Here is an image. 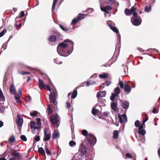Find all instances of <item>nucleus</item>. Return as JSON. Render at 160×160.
Returning <instances> with one entry per match:
<instances>
[{
    "label": "nucleus",
    "instance_id": "obj_1",
    "mask_svg": "<svg viewBox=\"0 0 160 160\" xmlns=\"http://www.w3.org/2000/svg\"><path fill=\"white\" fill-rule=\"evenodd\" d=\"M73 48V42L69 39H67L58 45L57 51L60 55L66 57L71 53Z\"/></svg>",
    "mask_w": 160,
    "mask_h": 160
},
{
    "label": "nucleus",
    "instance_id": "obj_2",
    "mask_svg": "<svg viewBox=\"0 0 160 160\" xmlns=\"http://www.w3.org/2000/svg\"><path fill=\"white\" fill-rule=\"evenodd\" d=\"M38 85L40 89L44 88L46 90L51 92V93L49 96V99L50 102L54 103L56 107V110H58L57 102H56V92H52L51 89L49 86L44 83L43 81L41 79H38Z\"/></svg>",
    "mask_w": 160,
    "mask_h": 160
},
{
    "label": "nucleus",
    "instance_id": "obj_3",
    "mask_svg": "<svg viewBox=\"0 0 160 160\" xmlns=\"http://www.w3.org/2000/svg\"><path fill=\"white\" fill-rule=\"evenodd\" d=\"M60 117L57 114L56 115H52L50 117V121L54 124L57 125L58 127L60 124Z\"/></svg>",
    "mask_w": 160,
    "mask_h": 160
},
{
    "label": "nucleus",
    "instance_id": "obj_4",
    "mask_svg": "<svg viewBox=\"0 0 160 160\" xmlns=\"http://www.w3.org/2000/svg\"><path fill=\"white\" fill-rule=\"evenodd\" d=\"M88 142L91 146H94L97 142L95 137L92 134H88L86 138Z\"/></svg>",
    "mask_w": 160,
    "mask_h": 160
},
{
    "label": "nucleus",
    "instance_id": "obj_5",
    "mask_svg": "<svg viewBox=\"0 0 160 160\" xmlns=\"http://www.w3.org/2000/svg\"><path fill=\"white\" fill-rule=\"evenodd\" d=\"M131 22L132 24L135 26L139 25L141 22V19L139 16H138L137 17L134 18H132Z\"/></svg>",
    "mask_w": 160,
    "mask_h": 160
},
{
    "label": "nucleus",
    "instance_id": "obj_6",
    "mask_svg": "<svg viewBox=\"0 0 160 160\" xmlns=\"http://www.w3.org/2000/svg\"><path fill=\"white\" fill-rule=\"evenodd\" d=\"M16 122L18 129L19 130H21V127L22 126L23 122L22 118L21 116H18L17 119L16 120Z\"/></svg>",
    "mask_w": 160,
    "mask_h": 160
},
{
    "label": "nucleus",
    "instance_id": "obj_7",
    "mask_svg": "<svg viewBox=\"0 0 160 160\" xmlns=\"http://www.w3.org/2000/svg\"><path fill=\"white\" fill-rule=\"evenodd\" d=\"M110 28L113 31L117 33V38L119 40V42H120L121 40V36L120 34L119 33V31L118 29L115 27L113 26L111 27Z\"/></svg>",
    "mask_w": 160,
    "mask_h": 160
},
{
    "label": "nucleus",
    "instance_id": "obj_8",
    "mask_svg": "<svg viewBox=\"0 0 160 160\" xmlns=\"http://www.w3.org/2000/svg\"><path fill=\"white\" fill-rule=\"evenodd\" d=\"M129 104V102L127 101H122L121 103L122 107L126 110L128 108Z\"/></svg>",
    "mask_w": 160,
    "mask_h": 160
},
{
    "label": "nucleus",
    "instance_id": "obj_9",
    "mask_svg": "<svg viewBox=\"0 0 160 160\" xmlns=\"http://www.w3.org/2000/svg\"><path fill=\"white\" fill-rule=\"evenodd\" d=\"M124 92H126V94H128L131 91V88L130 86L128 83H125L124 86Z\"/></svg>",
    "mask_w": 160,
    "mask_h": 160
},
{
    "label": "nucleus",
    "instance_id": "obj_10",
    "mask_svg": "<svg viewBox=\"0 0 160 160\" xmlns=\"http://www.w3.org/2000/svg\"><path fill=\"white\" fill-rule=\"evenodd\" d=\"M100 9L102 11L108 14V10L110 11L112 10V8L109 6H107L103 7H101Z\"/></svg>",
    "mask_w": 160,
    "mask_h": 160
},
{
    "label": "nucleus",
    "instance_id": "obj_11",
    "mask_svg": "<svg viewBox=\"0 0 160 160\" xmlns=\"http://www.w3.org/2000/svg\"><path fill=\"white\" fill-rule=\"evenodd\" d=\"M44 135L43 140L44 141H49L51 138V134L50 133H48L47 132L44 130Z\"/></svg>",
    "mask_w": 160,
    "mask_h": 160
},
{
    "label": "nucleus",
    "instance_id": "obj_12",
    "mask_svg": "<svg viewBox=\"0 0 160 160\" xmlns=\"http://www.w3.org/2000/svg\"><path fill=\"white\" fill-rule=\"evenodd\" d=\"M79 151L83 155L85 154L87 152V149L86 146H81L80 148Z\"/></svg>",
    "mask_w": 160,
    "mask_h": 160
},
{
    "label": "nucleus",
    "instance_id": "obj_13",
    "mask_svg": "<svg viewBox=\"0 0 160 160\" xmlns=\"http://www.w3.org/2000/svg\"><path fill=\"white\" fill-rule=\"evenodd\" d=\"M117 103L112 102L111 104V108L114 111H117L118 110V108L117 107Z\"/></svg>",
    "mask_w": 160,
    "mask_h": 160
},
{
    "label": "nucleus",
    "instance_id": "obj_14",
    "mask_svg": "<svg viewBox=\"0 0 160 160\" xmlns=\"http://www.w3.org/2000/svg\"><path fill=\"white\" fill-rule=\"evenodd\" d=\"M36 123L32 121H31L30 127L31 128H34V129L38 130L39 129L40 127L35 126Z\"/></svg>",
    "mask_w": 160,
    "mask_h": 160
},
{
    "label": "nucleus",
    "instance_id": "obj_15",
    "mask_svg": "<svg viewBox=\"0 0 160 160\" xmlns=\"http://www.w3.org/2000/svg\"><path fill=\"white\" fill-rule=\"evenodd\" d=\"M10 91L12 93L15 95L16 93L15 89L13 84H11L10 85Z\"/></svg>",
    "mask_w": 160,
    "mask_h": 160
},
{
    "label": "nucleus",
    "instance_id": "obj_16",
    "mask_svg": "<svg viewBox=\"0 0 160 160\" xmlns=\"http://www.w3.org/2000/svg\"><path fill=\"white\" fill-rule=\"evenodd\" d=\"M120 93V89L119 87H117L115 88L114 90V93L116 96H118L119 94Z\"/></svg>",
    "mask_w": 160,
    "mask_h": 160
},
{
    "label": "nucleus",
    "instance_id": "obj_17",
    "mask_svg": "<svg viewBox=\"0 0 160 160\" xmlns=\"http://www.w3.org/2000/svg\"><path fill=\"white\" fill-rule=\"evenodd\" d=\"M20 95H18V96H17L15 95H14L15 100H16L17 102L19 104H21V101L20 100Z\"/></svg>",
    "mask_w": 160,
    "mask_h": 160
},
{
    "label": "nucleus",
    "instance_id": "obj_18",
    "mask_svg": "<svg viewBox=\"0 0 160 160\" xmlns=\"http://www.w3.org/2000/svg\"><path fill=\"white\" fill-rule=\"evenodd\" d=\"M59 136V133L56 131H54L53 133L52 134V138L53 139H55Z\"/></svg>",
    "mask_w": 160,
    "mask_h": 160
},
{
    "label": "nucleus",
    "instance_id": "obj_19",
    "mask_svg": "<svg viewBox=\"0 0 160 160\" xmlns=\"http://www.w3.org/2000/svg\"><path fill=\"white\" fill-rule=\"evenodd\" d=\"M38 152L42 155L45 156V153L43 148L42 147L39 148L38 149Z\"/></svg>",
    "mask_w": 160,
    "mask_h": 160
},
{
    "label": "nucleus",
    "instance_id": "obj_20",
    "mask_svg": "<svg viewBox=\"0 0 160 160\" xmlns=\"http://www.w3.org/2000/svg\"><path fill=\"white\" fill-rule=\"evenodd\" d=\"M56 40V37L54 35L50 36L48 40L50 42H54Z\"/></svg>",
    "mask_w": 160,
    "mask_h": 160
},
{
    "label": "nucleus",
    "instance_id": "obj_21",
    "mask_svg": "<svg viewBox=\"0 0 160 160\" xmlns=\"http://www.w3.org/2000/svg\"><path fill=\"white\" fill-rule=\"evenodd\" d=\"M118 132L117 130H114L113 132V137L114 139L118 138Z\"/></svg>",
    "mask_w": 160,
    "mask_h": 160
},
{
    "label": "nucleus",
    "instance_id": "obj_22",
    "mask_svg": "<svg viewBox=\"0 0 160 160\" xmlns=\"http://www.w3.org/2000/svg\"><path fill=\"white\" fill-rule=\"evenodd\" d=\"M124 12L125 14L126 15H129L131 14L132 13V12H131L130 10H129L128 9L126 8L124 10Z\"/></svg>",
    "mask_w": 160,
    "mask_h": 160
},
{
    "label": "nucleus",
    "instance_id": "obj_23",
    "mask_svg": "<svg viewBox=\"0 0 160 160\" xmlns=\"http://www.w3.org/2000/svg\"><path fill=\"white\" fill-rule=\"evenodd\" d=\"M108 76V74L105 73H104L102 74H100L99 76L100 78L105 79Z\"/></svg>",
    "mask_w": 160,
    "mask_h": 160
},
{
    "label": "nucleus",
    "instance_id": "obj_24",
    "mask_svg": "<svg viewBox=\"0 0 160 160\" xmlns=\"http://www.w3.org/2000/svg\"><path fill=\"white\" fill-rule=\"evenodd\" d=\"M5 100V98L3 95L2 92L0 90V101H4Z\"/></svg>",
    "mask_w": 160,
    "mask_h": 160
},
{
    "label": "nucleus",
    "instance_id": "obj_25",
    "mask_svg": "<svg viewBox=\"0 0 160 160\" xmlns=\"http://www.w3.org/2000/svg\"><path fill=\"white\" fill-rule=\"evenodd\" d=\"M138 133L142 135H144L146 133V131L144 129H138Z\"/></svg>",
    "mask_w": 160,
    "mask_h": 160
},
{
    "label": "nucleus",
    "instance_id": "obj_26",
    "mask_svg": "<svg viewBox=\"0 0 160 160\" xmlns=\"http://www.w3.org/2000/svg\"><path fill=\"white\" fill-rule=\"evenodd\" d=\"M151 9V5H149L148 7L146 6L145 7L144 10L146 12H149Z\"/></svg>",
    "mask_w": 160,
    "mask_h": 160
},
{
    "label": "nucleus",
    "instance_id": "obj_27",
    "mask_svg": "<svg viewBox=\"0 0 160 160\" xmlns=\"http://www.w3.org/2000/svg\"><path fill=\"white\" fill-rule=\"evenodd\" d=\"M77 90H74L72 95V98L73 99L75 98L77 96Z\"/></svg>",
    "mask_w": 160,
    "mask_h": 160
},
{
    "label": "nucleus",
    "instance_id": "obj_28",
    "mask_svg": "<svg viewBox=\"0 0 160 160\" xmlns=\"http://www.w3.org/2000/svg\"><path fill=\"white\" fill-rule=\"evenodd\" d=\"M11 154L13 156L18 157L19 156V154L17 152V150H14V152L11 153Z\"/></svg>",
    "mask_w": 160,
    "mask_h": 160
},
{
    "label": "nucleus",
    "instance_id": "obj_29",
    "mask_svg": "<svg viewBox=\"0 0 160 160\" xmlns=\"http://www.w3.org/2000/svg\"><path fill=\"white\" fill-rule=\"evenodd\" d=\"M38 112L36 111L32 112H30V115L32 116H37L38 114Z\"/></svg>",
    "mask_w": 160,
    "mask_h": 160
},
{
    "label": "nucleus",
    "instance_id": "obj_30",
    "mask_svg": "<svg viewBox=\"0 0 160 160\" xmlns=\"http://www.w3.org/2000/svg\"><path fill=\"white\" fill-rule=\"evenodd\" d=\"M84 17L85 16L84 14L79 13L78 14V16L77 18H78V20H79L80 19H82L84 18Z\"/></svg>",
    "mask_w": 160,
    "mask_h": 160
},
{
    "label": "nucleus",
    "instance_id": "obj_31",
    "mask_svg": "<svg viewBox=\"0 0 160 160\" xmlns=\"http://www.w3.org/2000/svg\"><path fill=\"white\" fill-rule=\"evenodd\" d=\"M147 51H151L152 52H156V53H158L159 52L158 50L154 48H150L148 49Z\"/></svg>",
    "mask_w": 160,
    "mask_h": 160
},
{
    "label": "nucleus",
    "instance_id": "obj_32",
    "mask_svg": "<svg viewBox=\"0 0 160 160\" xmlns=\"http://www.w3.org/2000/svg\"><path fill=\"white\" fill-rule=\"evenodd\" d=\"M79 20L77 18H74L72 21L71 24L74 25L75 23L77 22Z\"/></svg>",
    "mask_w": 160,
    "mask_h": 160
},
{
    "label": "nucleus",
    "instance_id": "obj_33",
    "mask_svg": "<svg viewBox=\"0 0 160 160\" xmlns=\"http://www.w3.org/2000/svg\"><path fill=\"white\" fill-rule=\"evenodd\" d=\"M76 144V142L73 140H71L69 142V145L71 147H73L75 146Z\"/></svg>",
    "mask_w": 160,
    "mask_h": 160
},
{
    "label": "nucleus",
    "instance_id": "obj_34",
    "mask_svg": "<svg viewBox=\"0 0 160 160\" xmlns=\"http://www.w3.org/2000/svg\"><path fill=\"white\" fill-rule=\"evenodd\" d=\"M15 140V138L14 136H11L9 139V141L10 143L14 142Z\"/></svg>",
    "mask_w": 160,
    "mask_h": 160
},
{
    "label": "nucleus",
    "instance_id": "obj_35",
    "mask_svg": "<svg viewBox=\"0 0 160 160\" xmlns=\"http://www.w3.org/2000/svg\"><path fill=\"white\" fill-rule=\"evenodd\" d=\"M82 134L84 136H87L88 134V131L85 130H83L82 132Z\"/></svg>",
    "mask_w": 160,
    "mask_h": 160
},
{
    "label": "nucleus",
    "instance_id": "obj_36",
    "mask_svg": "<svg viewBox=\"0 0 160 160\" xmlns=\"http://www.w3.org/2000/svg\"><path fill=\"white\" fill-rule=\"evenodd\" d=\"M58 0H54L52 7V10H54L55 9V7L57 3Z\"/></svg>",
    "mask_w": 160,
    "mask_h": 160
},
{
    "label": "nucleus",
    "instance_id": "obj_37",
    "mask_svg": "<svg viewBox=\"0 0 160 160\" xmlns=\"http://www.w3.org/2000/svg\"><path fill=\"white\" fill-rule=\"evenodd\" d=\"M59 26L60 28L64 31H68V29L67 28L64 27L61 24H59Z\"/></svg>",
    "mask_w": 160,
    "mask_h": 160
},
{
    "label": "nucleus",
    "instance_id": "obj_38",
    "mask_svg": "<svg viewBox=\"0 0 160 160\" xmlns=\"http://www.w3.org/2000/svg\"><path fill=\"white\" fill-rule=\"evenodd\" d=\"M54 62L57 64H60L62 63V62L59 61V59L56 58L54 59Z\"/></svg>",
    "mask_w": 160,
    "mask_h": 160
},
{
    "label": "nucleus",
    "instance_id": "obj_39",
    "mask_svg": "<svg viewBox=\"0 0 160 160\" xmlns=\"http://www.w3.org/2000/svg\"><path fill=\"white\" fill-rule=\"evenodd\" d=\"M45 149L46 151V152L47 155L49 156L51 155V152L49 150L48 148L46 146H45Z\"/></svg>",
    "mask_w": 160,
    "mask_h": 160
},
{
    "label": "nucleus",
    "instance_id": "obj_40",
    "mask_svg": "<svg viewBox=\"0 0 160 160\" xmlns=\"http://www.w3.org/2000/svg\"><path fill=\"white\" fill-rule=\"evenodd\" d=\"M98 110L97 109H94V108H93L92 109V113L93 115H95L97 114V113L98 112Z\"/></svg>",
    "mask_w": 160,
    "mask_h": 160
},
{
    "label": "nucleus",
    "instance_id": "obj_41",
    "mask_svg": "<svg viewBox=\"0 0 160 160\" xmlns=\"http://www.w3.org/2000/svg\"><path fill=\"white\" fill-rule=\"evenodd\" d=\"M7 32V30L6 29H3L0 33V37L3 36Z\"/></svg>",
    "mask_w": 160,
    "mask_h": 160
},
{
    "label": "nucleus",
    "instance_id": "obj_42",
    "mask_svg": "<svg viewBox=\"0 0 160 160\" xmlns=\"http://www.w3.org/2000/svg\"><path fill=\"white\" fill-rule=\"evenodd\" d=\"M118 84L119 85L120 87L122 89H123L124 88V84L123 82L122 81H119V83H118Z\"/></svg>",
    "mask_w": 160,
    "mask_h": 160
},
{
    "label": "nucleus",
    "instance_id": "obj_43",
    "mask_svg": "<svg viewBox=\"0 0 160 160\" xmlns=\"http://www.w3.org/2000/svg\"><path fill=\"white\" fill-rule=\"evenodd\" d=\"M90 159L92 160V158L90 154H88L86 156L85 160H89Z\"/></svg>",
    "mask_w": 160,
    "mask_h": 160
},
{
    "label": "nucleus",
    "instance_id": "obj_44",
    "mask_svg": "<svg viewBox=\"0 0 160 160\" xmlns=\"http://www.w3.org/2000/svg\"><path fill=\"white\" fill-rule=\"evenodd\" d=\"M140 122L137 120L135 122V125L137 127H139L140 124Z\"/></svg>",
    "mask_w": 160,
    "mask_h": 160
},
{
    "label": "nucleus",
    "instance_id": "obj_45",
    "mask_svg": "<svg viewBox=\"0 0 160 160\" xmlns=\"http://www.w3.org/2000/svg\"><path fill=\"white\" fill-rule=\"evenodd\" d=\"M116 97H117V96H116V95L113 93H112V96L110 97L111 100L112 101H114L115 99V98Z\"/></svg>",
    "mask_w": 160,
    "mask_h": 160
},
{
    "label": "nucleus",
    "instance_id": "obj_46",
    "mask_svg": "<svg viewBox=\"0 0 160 160\" xmlns=\"http://www.w3.org/2000/svg\"><path fill=\"white\" fill-rule=\"evenodd\" d=\"M20 138L24 141H26L27 140L26 137L24 135H22L20 137Z\"/></svg>",
    "mask_w": 160,
    "mask_h": 160
},
{
    "label": "nucleus",
    "instance_id": "obj_47",
    "mask_svg": "<svg viewBox=\"0 0 160 160\" xmlns=\"http://www.w3.org/2000/svg\"><path fill=\"white\" fill-rule=\"evenodd\" d=\"M101 97H104L105 96L106 92L105 91H103L101 92Z\"/></svg>",
    "mask_w": 160,
    "mask_h": 160
},
{
    "label": "nucleus",
    "instance_id": "obj_48",
    "mask_svg": "<svg viewBox=\"0 0 160 160\" xmlns=\"http://www.w3.org/2000/svg\"><path fill=\"white\" fill-rule=\"evenodd\" d=\"M47 110L49 113H52V111L51 110L50 106L49 105H48L47 106Z\"/></svg>",
    "mask_w": 160,
    "mask_h": 160
},
{
    "label": "nucleus",
    "instance_id": "obj_49",
    "mask_svg": "<svg viewBox=\"0 0 160 160\" xmlns=\"http://www.w3.org/2000/svg\"><path fill=\"white\" fill-rule=\"evenodd\" d=\"M106 0H99V3L100 4V7H101V5H103L106 3Z\"/></svg>",
    "mask_w": 160,
    "mask_h": 160
},
{
    "label": "nucleus",
    "instance_id": "obj_50",
    "mask_svg": "<svg viewBox=\"0 0 160 160\" xmlns=\"http://www.w3.org/2000/svg\"><path fill=\"white\" fill-rule=\"evenodd\" d=\"M107 24L111 28V27H112V25H113V22L111 21H108L107 22Z\"/></svg>",
    "mask_w": 160,
    "mask_h": 160
},
{
    "label": "nucleus",
    "instance_id": "obj_51",
    "mask_svg": "<svg viewBox=\"0 0 160 160\" xmlns=\"http://www.w3.org/2000/svg\"><path fill=\"white\" fill-rule=\"evenodd\" d=\"M37 124L40 127L41 125V119L40 118H38L37 119Z\"/></svg>",
    "mask_w": 160,
    "mask_h": 160
},
{
    "label": "nucleus",
    "instance_id": "obj_52",
    "mask_svg": "<svg viewBox=\"0 0 160 160\" xmlns=\"http://www.w3.org/2000/svg\"><path fill=\"white\" fill-rule=\"evenodd\" d=\"M118 117L119 119V122L120 123H122L123 122V119H122V117H121L120 116V114H119V115H118Z\"/></svg>",
    "mask_w": 160,
    "mask_h": 160
},
{
    "label": "nucleus",
    "instance_id": "obj_53",
    "mask_svg": "<svg viewBox=\"0 0 160 160\" xmlns=\"http://www.w3.org/2000/svg\"><path fill=\"white\" fill-rule=\"evenodd\" d=\"M98 102H99L100 103H102L105 102L106 100L105 99H102L101 98L99 99V100H98Z\"/></svg>",
    "mask_w": 160,
    "mask_h": 160
},
{
    "label": "nucleus",
    "instance_id": "obj_54",
    "mask_svg": "<svg viewBox=\"0 0 160 160\" xmlns=\"http://www.w3.org/2000/svg\"><path fill=\"white\" fill-rule=\"evenodd\" d=\"M25 100L26 101L30 102L31 99L30 97H27L25 98Z\"/></svg>",
    "mask_w": 160,
    "mask_h": 160
},
{
    "label": "nucleus",
    "instance_id": "obj_55",
    "mask_svg": "<svg viewBox=\"0 0 160 160\" xmlns=\"http://www.w3.org/2000/svg\"><path fill=\"white\" fill-rule=\"evenodd\" d=\"M122 118L124 119H125V121L126 122H127V116H126V115L125 114H122Z\"/></svg>",
    "mask_w": 160,
    "mask_h": 160
},
{
    "label": "nucleus",
    "instance_id": "obj_56",
    "mask_svg": "<svg viewBox=\"0 0 160 160\" xmlns=\"http://www.w3.org/2000/svg\"><path fill=\"white\" fill-rule=\"evenodd\" d=\"M8 44V42H5L4 44L2 45V48L3 49V50H5L7 47V45Z\"/></svg>",
    "mask_w": 160,
    "mask_h": 160
},
{
    "label": "nucleus",
    "instance_id": "obj_57",
    "mask_svg": "<svg viewBox=\"0 0 160 160\" xmlns=\"http://www.w3.org/2000/svg\"><path fill=\"white\" fill-rule=\"evenodd\" d=\"M136 9V8H135L134 6H133L132 7V8H131L130 10L131 12H132V13L134 12H135V11Z\"/></svg>",
    "mask_w": 160,
    "mask_h": 160
},
{
    "label": "nucleus",
    "instance_id": "obj_58",
    "mask_svg": "<svg viewBox=\"0 0 160 160\" xmlns=\"http://www.w3.org/2000/svg\"><path fill=\"white\" fill-rule=\"evenodd\" d=\"M109 3L111 5H112L114 4L115 2V0H108Z\"/></svg>",
    "mask_w": 160,
    "mask_h": 160
},
{
    "label": "nucleus",
    "instance_id": "obj_59",
    "mask_svg": "<svg viewBox=\"0 0 160 160\" xmlns=\"http://www.w3.org/2000/svg\"><path fill=\"white\" fill-rule=\"evenodd\" d=\"M40 138L39 136H37L35 138V140L36 142H38L40 140Z\"/></svg>",
    "mask_w": 160,
    "mask_h": 160
},
{
    "label": "nucleus",
    "instance_id": "obj_60",
    "mask_svg": "<svg viewBox=\"0 0 160 160\" xmlns=\"http://www.w3.org/2000/svg\"><path fill=\"white\" fill-rule=\"evenodd\" d=\"M126 156L128 158H132V155L129 153H127L126 154Z\"/></svg>",
    "mask_w": 160,
    "mask_h": 160
},
{
    "label": "nucleus",
    "instance_id": "obj_61",
    "mask_svg": "<svg viewBox=\"0 0 160 160\" xmlns=\"http://www.w3.org/2000/svg\"><path fill=\"white\" fill-rule=\"evenodd\" d=\"M97 97L98 98V100L100 99V97H101V92H98L97 94Z\"/></svg>",
    "mask_w": 160,
    "mask_h": 160
},
{
    "label": "nucleus",
    "instance_id": "obj_62",
    "mask_svg": "<svg viewBox=\"0 0 160 160\" xmlns=\"http://www.w3.org/2000/svg\"><path fill=\"white\" fill-rule=\"evenodd\" d=\"M24 16V12L23 11H21V15L19 16L20 18H21Z\"/></svg>",
    "mask_w": 160,
    "mask_h": 160
},
{
    "label": "nucleus",
    "instance_id": "obj_63",
    "mask_svg": "<svg viewBox=\"0 0 160 160\" xmlns=\"http://www.w3.org/2000/svg\"><path fill=\"white\" fill-rule=\"evenodd\" d=\"M109 114V112H106L103 113V115L104 116H108Z\"/></svg>",
    "mask_w": 160,
    "mask_h": 160
},
{
    "label": "nucleus",
    "instance_id": "obj_64",
    "mask_svg": "<svg viewBox=\"0 0 160 160\" xmlns=\"http://www.w3.org/2000/svg\"><path fill=\"white\" fill-rule=\"evenodd\" d=\"M152 112L154 113H156L158 112L156 109L154 107L153 108V110L152 111Z\"/></svg>",
    "mask_w": 160,
    "mask_h": 160
}]
</instances>
